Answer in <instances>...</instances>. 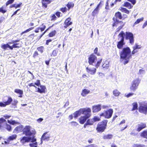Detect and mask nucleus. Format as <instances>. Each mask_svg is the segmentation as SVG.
<instances>
[{
  "label": "nucleus",
  "mask_w": 147,
  "mask_h": 147,
  "mask_svg": "<svg viewBox=\"0 0 147 147\" xmlns=\"http://www.w3.org/2000/svg\"><path fill=\"white\" fill-rule=\"evenodd\" d=\"M91 112V109L88 108L87 109V110L83 114L84 115L83 116H81L79 119L80 122L81 124H84L87 119L90 117Z\"/></svg>",
  "instance_id": "nucleus-3"
},
{
  "label": "nucleus",
  "mask_w": 147,
  "mask_h": 147,
  "mask_svg": "<svg viewBox=\"0 0 147 147\" xmlns=\"http://www.w3.org/2000/svg\"><path fill=\"white\" fill-rule=\"evenodd\" d=\"M22 3H20L19 4L16 5L15 4H13L10 6V8L12 7H15L16 9L18 7H20L22 5Z\"/></svg>",
  "instance_id": "nucleus-32"
},
{
  "label": "nucleus",
  "mask_w": 147,
  "mask_h": 147,
  "mask_svg": "<svg viewBox=\"0 0 147 147\" xmlns=\"http://www.w3.org/2000/svg\"><path fill=\"white\" fill-rule=\"evenodd\" d=\"M40 87L42 92H45V89H46L45 86H40Z\"/></svg>",
  "instance_id": "nucleus-48"
},
{
  "label": "nucleus",
  "mask_w": 147,
  "mask_h": 147,
  "mask_svg": "<svg viewBox=\"0 0 147 147\" xmlns=\"http://www.w3.org/2000/svg\"><path fill=\"white\" fill-rule=\"evenodd\" d=\"M120 93L117 90H115L113 91V94L116 96H118Z\"/></svg>",
  "instance_id": "nucleus-40"
},
{
  "label": "nucleus",
  "mask_w": 147,
  "mask_h": 147,
  "mask_svg": "<svg viewBox=\"0 0 147 147\" xmlns=\"http://www.w3.org/2000/svg\"><path fill=\"white\" fill-rule=\"evenodd\" d=\"M92 119H93L94 122L96 121H99L100 120V118L99 117L96 116L94 117V118Z\"/></svg>",
  "instance_id": "nucleus-49"
},
{
  "label": "nucleus",
  "mask_w": 147,
  "mask_h": 147,
  "mask_svg": "<svg viewBox=\"0 0 147 147\" xmlns=\"http://www.w3.org/2000/svg\"><path fill=\"white\" fill-rule=\"evenodd\" d=\"M18 102L17 100L16 99H14L12 103V105L14 106H16Z\"/></svg>",
  "instance_id": "nucleus-53"
},
{
  "label": "nucleus",
  "mask_w": 147,
  "mask_h": 147,
  "mask_svg": "<svg viewBox=\"0 0 147 147\" xmlns=\"http://www.w3.org/2000/svg\"><path fill=\"white\" fill-rule=\"evenodd\" d=\"M74 4L72 2H69L67 5V6L68 8L69 9L71 8H72L74 6Z\"/></svg>",
  "instance_id": "nucleus-34"
},
{
  "label": "nucleus",
  "mask_w": 147,
  "mask_h": 147,
  "mask_svg": "<svg viewBox=\"0 0 147 147\" xmlns=\"http://www.w3.org/2000/svg\"><path fill=\"white\" fill-rule=\"evenodd\" d=\"M19 44L18 43L14 44H13L11 47L12 48V49L13 48H18L20 47V46H18V45Z\"/></svg>",
  "instance_id": "nucleus-45"
},
{
  "label": "nucleus",
  "mask_w": 147,
  "mask_h": 147,
  "mask_svg": "<svg viewBox=\"0 0 147 147\" xmlns=\"http://www.w3.org/2000/svg\"><path fill=\"white\" fill-rule=\"evenodd\" d=\"M87 110L86 109H80L74 112L73 114V117L76 118L78 116H80L82 114H83Z\"/></svg>",
  "instance_id": "nucleus-11"
},
{
  "label": "nucleus",
  "mask_w": 147,
  "mask_h": 147,
  "mask_svg": "<svg viewBox=\"0 0 147 147\" xmlns=\"http://www.w3.org/2000/svg\"><path fill=\"white\" fill-rule=\"evenodd\" d=\"M37 49L41 53H42L43 52V51L44 49V48L43 46H40L38 47L37 48Z\"/></svg>",
  "instance_id": "nucleus-41"
},
{
  "label": "nucleus",
  "mask_w": 147,
  "mask_h": 147,
  "mask_svg": "<svg viewBox=\"0 0 147 147\" xmlns=\"http://www.w3.org/2000/svg\"><path fill=\"white\" fill-rule=\"evenodd\" d=\"M123 6L127 7L129 9H131L133 6L130 3L128 2H125Z\"/></svg>",
  "instance_id": "nucleus-25"
},
{
  "label": "nucleus",
  "mask_w": 147,
  "mask_h": 147,
  "mask_svg": "<svg viewBox=\"0 0 147 147\" xmlns=\"http://www.w3.org/2000/svg\"><path fill=\"white\" fill-rule=\"evenodd\" d=\"M139 72L141 74H144L145 71L144 70L142 69H140L139 71Z\"/></svg>",
  "instance_id": "nucleus-62"
},
{
  "label": "nucleus",
  "mask_w": 147,
  "mask_h": 147,
  "mask_svg": "<svg viewBox=\"0 0 147 147\" xmlns=\"http://www.w3.org/2000/svg\"><path fill=\"white\" fill-rule=\"evenodd\" d=\"M7 123L6 121L3 118L0 119V129L1 130L4 129V127Z\"/></svg>",
  "instance_id": "nucleus-13"
},
{
  "label": "nucleus",
  "mask_w": 147,
  "mask_h": 147,
  "mask_svg": "<svg viewBox=\"0 0 147 147\" xmlns=\"http://www.w3.org/2000/svg\"><path fill=\"white\" fill-rule=\"evenodd\" d=\"M144 19V18L142 17V18L138 19L136 21L134 24V26L137 24L139 23L141 21H143Z\"/></svg>",
  "instance_id": "nucleus-38"
},
{
  "label": "nucleus",
  "mask_w": 147,
  "mask_h": 147,
  "mask_svg": "<svg viewBox=\"0 0 147 147\" xmlns=\"http://www.w3.org/2000/svg\"><path fill=\"white\" fill-rule=\"evenodd\" d=\"M90 92V90L85 89L83 90L82 92L81 95L83 96H85Z\"/></svg>",
  "instance_id": "nucleus-22"
},
{
  "label": "nucleus",
  "mask_w": 147,
  "mask_h": 147,
  "mask_svg": "<svg viewBox=\"0 0 147 147\" xmlns=\"http://www.w3.org/2000/svg\"><path fill=\"white\" fill-rule=\"evenodd\" d=\"M34 28V27H31V28H29V29L26 30L22 32L21 33V34L22 35L24 33H26V32H29L31 30L33 29Z\"/></svg>",
  "instance_id": "nucleus-42"
},
{
  "label": "nucleus",
  "mask_w": 147,
  "mask_h": 147,
  "mask_svg": "<svg viewBox=\"0 0 147 147\" xmlns=\"http://www.w3.org/2000/svg\"><path fill=\"white\" fill-rule=\"evenodd\" d=\"M109 67V62L107 61H105L102 66L103 69L104 70L107 69Z\"/></svg>",
  "instance_id": "nucleus-21"
},
{
  "label": "nucleus",
  "mask_w": 147,
  "mask_h": 147,
  "mask_svg": "<svg viewBox=\"0 0 147 147\" xmlns=\"http://www.w3.org/2000/svg\"><path fill=\"white\" fill-rule=\"evenodd\" d=\"M14 92L17 93L19 94L20 95H22L23 94L22 90L19 89H16Z\"/></svg>",
  "instance_id": "nucleus-35"
},
{
  "label": "nucleus",
  "mask_w": 147,
  "mask_h": 147,
  "mask_svg": "<svg viewBox=\"0 0 147 147\" xmlns=\"http://www.w3.org/2000/svg\"><path fill=\"white\" fill-rule=\"evenodd\" d=\"M36 140V139L32 137H27L24 136L21 139L20 142L21 143L24 144L26 142H28L30 141L32 142H34Z\"/></svg>",
  "instance_id": "nucleus-8"
},
{
  "label": "nucleus",
  "mask_w": 147,
  "mask_h": 147,
  "mask_svg": "<svg viewBox=\"0 0 147 147\" xmlns=\"http://www.w3.org/2000/svg\"><path fill=\"white\" fill-rule=\"evenodd\" d=\"M124 24L123 23V24L120 23L119 25L117 24L116 26H117V25H119V27L117 29L116 32H119L120 29L124 26Z\"/></svg>",
  "instance_id": "nucleus-31"
},
{
  "label": "nucleus",
  "mask_w": 147,
  "mask_h": 147,
  "mask_svg": "<svg viewBox=\"0 0 147 147\" xmlns=\"http://www.w3.org/2000/svg\"><path fill=\"white\" fill-rule=\"evenodd\" d=\"M147 25V21L145 22L143 24L142 26V28H144L146 27Z\"/></svg>",
  "instance_id": "nucleus-64"
},
{
  "label": "nucleus",
  "mask_w": 147,
  "mask_h": 147,
  "mask_svg": "<svg viewBox=\"0 0 147 147\" xmlns=\"http://www.w3.org/2000/svg\"><path fill=\"white\" fill-rule=\"evenodd\" d=\"M71 20V18L70 17L67 18L65 21L64 24L65 25H67V26H69L72 24V22H70Z\"/></svg>",
  "instance_id": "nucleus-26"
},
{
  "label": "nucleus",
  "mask_w": 147,
  "mask_h": 147,
  "mask_svg": "<svg viewBox=\"0 0 147 147\" xmlns=\"http://www.w3.org/2000/svg\"><path fill=\"white\" fill-rule=\"evenodd\" d=\"M113 137L112 134H109L107 135H105L103 136V138L104 139H111Z\"/></svg>",
  "instance_id": "nucleus-29"
},
{
  "label": "nucleus",
  "mask_w": 147,
  "mask_h": 147,
  "mask_svg": "<svg viewBox=\"0 0 147 147\" xmlns=\"http://www.w3.org/2000/svg\"><path fill=\"white\" fill-rule=\"evenodd\" d=\"M119 54L120 60L121 61H123V64L125 65L132 58L131 50L129 47L123 49L119 52Z\"/></svg>",
  "instance_id": "nucleus-1"
},
{
  "label": "nucleus",
  "mask_w": 147,
  "mask_h": 147,
  "mask_svg": "<svg viewBox=\"0 0 147 147\" xmlns=\"http://www.w3.org/2000/svg\"><path fill=\"white\" fill-rule=\"evenodd\" d=\"M141 48L140 46L136 44L135 46H134L133 47V49H140Z\"/></svg>",
  "instance_id": "nucleus-50"
},
{
  "label": "nucleus",
  "mask_w": 147,
  "mask_h": 147,
  "mask_svg": "<svg viewBox=\"0 0 147 147\" xmlns=\"http://www.w3.org/2000/svg\"><path fill=\"white\" fill-rule=\"evenodd\" d=\"M17 136L16 134L12 135L9 137L7 139V141L9 143L10 141L16 139L17 138Z\"/></svg>",
  "instance_id": "nucleus-23"
},
{
  "label": "nucleus",
  "mask_w": 147,
  "mask_h": 147,
  "mask_svg": "<svg viewBox=\"0 0 147 147\" xmlns=\"http://www.w3.org/2000/svg\"><path fill=\"white\" fill-rule=\"evenodd\" d=\"M100 124L98 125L96 128L98 132H103L107 126V122L106 121H102Z\"/></svg>",
  "instance_id": "nucleus-9"
},
{
  "label": "nucleus",
  "mask_w": 147,
  "mask_h": 147,
  "mask_svg": "<svg viewBox=\"0 0 147 147\" xmlns=\"http://www.w3.org/2000/svg\"><path fill=\"white\" fill-rule=\"evenodd\" d=\"M42 5L45 8L47 7V4H50L51 2L49 0H42Z\"/></svg>",
  "instance_id": "nucleus-24"
},
{
  "label": "nucleus",
  "mask_w": 147,
  "mask_h": 147,
  "mask_svg": "<svg viewBox=\"0 0 147 147\" xmlns=\"http://www.w3.org/2000/svg\"><path fill=\"white\" fill-rule=\"evenodd\" d=\"M137 131L138 132H139L142 129L146 127V125L145 123H141L138 124L137 125Z\"/></svg>",
  "instance_id": "nucleus-16"
},
{
  "label": "nucleus",
  "mask_w": 147,
  "mask_h": 147,
  "mask_svg": "<svg viewBox=\"0 0 147 147\" xmlns=\"http://www.w3.org/2000/svg\"><path fill=\"white\" fill-rule=\"evenodd\" d=\"M6 129L8 131H10L11 130V126L8 124H7L5 125V126L4 127V129Z\"/></svg>",
  "instance_id": "nucleus-39"
},
{
  "label": "nucleus",
  "mask_w": 147,
  "mask_h": 147,
  "mask_svg": "<svg viewBox=\"0 0 147 147\" xmlns=\"http://www.w3.org/2000/svg\"><path fill=\"white\" fill-rule=\"evenodd\" d=\"M102 59H100L99 61H98L97 62L96 64L95 65V67L96 68H98V67L99 66L100 64V63H101V62L102 61Z\"/></svg>",
  "instance_id": "nucleus-44"
},
{
  "label": "nucleus",
  "mask_w": 147,
  "mask_h": 147,
  "mask_svg": "<svg viewBox=\"0 0 147 147\" xmlns=\"http://www.w3.org/2000/svg\"><path fill=\"white\" fill-rule=\"evenodd\" d=\"M1 47L4 50H6L7 48H9L11 50H12V48L8 43L6 44H4L1 46Z\"/></svg>",
  "instance_id": "nucleus-27"
},
{
  "label": "nucleus",
  "mask_w": 147,
  "mask_h": 147,
  "mask_svg": "<svg viewBox=\"0 0 147 147\" xmlns=\"http://www.w3.org/2000/svg\"><path fill=\"white\" fill-rule=\"evenodd\" d=\"M127 0L128 1H129L130 2H131L132 3V4L133 5H135L136 2V0Z\"/></svg>",
  "instance_id": "nucleus-57"
},
{
  "label": "nucleus",
  "mask_w": 147,
  "mask_h": 147,
  "mask_svg": "<svg viewBox=\"0 0 147 147\" xmlns=\"http://www.w3.org/2000/svg\"><path fill=\"white\" fill-rule=\"evenodd\" d=\"M93 119H88L86 121V123L88 125H92L94 123Z\"/></svg>",
  "instance_id": "nucleus-33"
},
{
  "label": "nucleus",
  "mask_w": 147,
  "mask_h": 147,
  "mask_svg": "<svg viewBox=\"0 0 147 147\" xmlns=\"http://www.w3.org/2000/svg\"><path fill=\"white\" fill-rule=\"evenodd\" d=\"M124 36H125L126 40H129V42L131 45L133 44L134 42V39L133 34L130 32H126L124 33Z\"/></svg>",
  "instance_id": "nucleus-7"
},
{
  "label": "nucleus",
  "mask_w": 147,
  "mask_h": 147,
  "mask_svg": "<svg viewBox=\"0 0 147 147\" xmlns=\"http://www.w3.org/2000/svg\"><path fill=\"white\" fill-rule=\"evenodd\" d=\"M8 122L9 124H12V125H14V124L17 123V122L15 121H12V120L10 121L9 120H8Z\"/></svg>",
  "instance_id": "nucleus-47"
},
{
  "label": "nucleus",
  "mask_w": 147,
  "mask_h": 147,
  "mask_svg": "<svg viewBox=\"0 0 147 147\" xmlns=\"http://www.w3.org/2000/svg\"><path fill=\"white\" fill-rule=\"evenodd\" d=\"M99 9L97 8H95L92 13V16L95 17L98 13L99 11Z\"/></svg>",
  "instance_id": "nucleus-28"
},
{
  "label": "nucleus",
  "mask_w": 147,
  "mask_h": 147,
  "mask_svg": "<svg viewBox=\"0 0 147 147\" xmlns=\"http://www.w3.org/2000/svg\"><path fill=\"white\" fill-rule=\"evenodd\" d=\"M42 27L40 28V29L41 30V31L42 32L44 31L46 28L45 26L43 25V24H42Z\"/></svg>",
  "instance_id": "nucleus-58"
},
{
  "label": "nucleus",
  "mask_w": 147,
  "mask_h": 147,
  "mask_svg": "<svg viewBox=\"0 0 147 147\" xmlns=\"http://www.w3.org/2000/svg\"><path fill=\"white\" fill-rule=\"evenodd\" d=\"M144 146L140 144H135L134 145V147H144Z\"/></svg>",
  "instance_id": "nucleus-55"
},
{
  "label": "nucleus",
  "mask_w": 147,
  "mask_h": 147,
  "mask_svg": "<svg viewBox=\"0 0 147 147\" xmlns=\"http://www.w3.org/2000/svg\"><path fill=\"white\" fill-rule=\"evenodd\" d=\"M0 12H1L3 13H5L6 12V11L3 9V7H2L0 8Z\"/></svg>",
  "instance_id": "nucleus-60"
},
{
  "label": "nucleus",
  "mask_w": 147,
  "mask_h": 147,
  "mask_svg": "<svg viewBox=\"0 0 147 147\" xmlns=\"http://www.w3.org/2000/svg\"><path fill=\"white\" fill-rule=\"evenodd\" d=\"M14 0H8L6 3V6H7L9 4H11L13 3L14 1Z\"/></svg>",
  "instance_id": "nucleus-46"
},
{
  "label": "nucleus",
  "mask_w": 147,
  "mask_h": 147,
  "mask_svg": "<svg viewBox=\"0 0 147 147\" xmlns=\"http://www.w3.org/2000/svg\"><path fill=\"white\" fill-rule=\"evenodd\" d=\"M23 134L26 136L34 138V136L36 131L34 129L31 128L30 126H26L23 129Z\"/></svg>",
  "instance_id": "nucleus-2"
},
{
  "label": "nucleus",
  "mask_w": 147,
  "mask_h": 147,
  "mask_svg": "<svg viewBox=\"0 0 147 147\" xmlns=\"http://www.w3.org/2000/svg\"><path fill=\"white\" fill-rule=\"evenodd\" d=\"M133 94V93H130L127 95H125V96L127 97H129L131 96H132Z\"/></svg>",
  "instance_id": "nucleus-63"
},
{
  "label": "nucleus",
  "mask_w": 147,
  "mask_h": 147,
  "mask_svg": "<svg viewBox=\"0 0 147 147\" xmlns=\"http://www.w3.org/2000/svg\"><path fill=\"white\" fill-rule=\"evenodd\" d=\"M56 34V31L55 30H54L50 33L49 34V36L50 37H52L54 36L55 34Z\"/></svg>",
  "instance_id": "nucleus-43"
},
{
  "label": "nucleus",
  "mask_w": 147,
  "mask_h": 147,
  "mask_svg": "<svg viewBox=\"0 0 147 147\" xmlns=\"http://www.w3.org/2000/svg\"><path fill=\"white\" fill-rule=\"evenodd\" d=\"M97 59L96 56L93 54L91 55L88 58V63L90 65H92L94 61Z\"/></svg>",
  "instance_id": "nucleus-15"
},
{
  "label": "nucleus",
  "mask_w": 147,
  "mask_h": 147,
  "mask_svg": "<svg viewBox=\"0 0 147 147\" xmlns=\"http://www.w3.org/2000/svg\"><path fill=\"white\" fill-rule=\"evenodd\" d=\"M67 10V8L66 7L62 8L61 9V11L63 12L64 13Z\"/></svg>",
  "instance_id": "nucleus-56"
},
{
  "label": "nucleus",
  "mask_w": 147,
  "mask_h": 147,
  "mask_svg": "<svg viewBox=\"0 0 147 147\" xmlns=\"http://www.w3.org/2000/svg\"><path fill=\"white\" fill-rule=\"evenodd\" d=\"M30 145L31 147H37V142L30 144Z\"/></svg>",
  "instance_id": "nucleus-52"
},
{
  "label": "nucleus",
  "mask_w": 147,
  "mask_h": 147,
  "mask_svg": "<svg viewBox=\"0 0 147 147\" xmlns=\"http://www.w3.org/2000/svg\"><path fill=\"white\" fill-rule=\"evenodd\" d=\"M115 16L116 18H113V19L114 22L113 24V27L116 26L117 24L119 25L120 23L123 24V22L121 21H119V20L117 19L118 18L120 20L122 19V17L121 13L119 12H116L115 14Z\"/></svg>",
  "instance_id": "nucleus-5"
},
{
  "label": "nucleus",
  "mask_w": 147,
  "mask_h": 147,
  "mask_svg": "<svg viewBox=\"0 0 147 147\" xmlns=\"http://www.w3.org/2000/svg\"><path fill=\"white\" fill-rule=\"evenodd\" d=\"M101 105H98L94 106L92 107V111L95 113L100 111L101 109Z\"/></svg>",
  "instance_id": "nucleus-17"
},
{
  "label": "nucleus",
  "mask_w": 147,
  "mask_h": 147,
  "mask_svg": "<svg viewBox=\"0 0 147 147\" xmlns=\"http://www.w3.org/2000/svg\"><path fill=\"white\" fill-rule=\"evenodd\" d=\"M34 85H36L37 86H39L40 85V81L39 80H37L36 81V82H35L34 84Z\"/></svg>",
  "instance_id": "nucleus-54"
},
{
  "label": "nucleus",
  "mask_w": 147,
  "mask_h": 147,
  "mask_svg": "<svg viewBox=\"0 0 147 147\" xmlns=\"http://www.w3.org/2000/svg\"><path fill=\"white\" fill-rule=\"evenodd\" d=\"M133 108L132 109V111H134L137 109H138V104L136 102H134L132 104Z\"/></svg>",
  "instance_id": "nucleus-37"
},
{
  "label": "nucleus",
  "mask_w": 147,
  "mask_h": 147,
  "mask_svg": "<svg viewBox=\"0 0 147 147\" xmlns=\"http://www.w3.org/2000/svg\"><path fill=\"white\" fill-rule=\"evenodd\" d=\"M139 111L144 114L147 113V105L146 104H141L139 107Z\"/></svg>",
  "instance_id": "nucleus-10"
},
{
  "label": "nucleus",
  "mask_w": 147,
  "mask_h": 147,
  "mask_svg": "<svg viewBox=\"0 0 147 147\" xmlns=\"http://www.w3.org/2000/svg\"><path fill=\"white\" fill-rule=\"evenodd\" d=\"M87 147H97V146L94 144H91L87 146Z\"/></svg>",
  "instance_id": "nucleus-61"
},
{
  "label": "nucleus",
  "mask_w": 147,
  "mask_h": 147,
  "mask_svg": "<svg viewBox=\"0 0 147 147\" xmlns=\"http://www.w3.org/2000/svg\"><path fill=\"white\" fill-rule=\"evenodd\" d=\"M113 111L112 109H110L105 112V117L107 119L110 118L112 116Z\"/></svg>",
  "instance_id": "nucleus-14"
},
{
  "label": "nucleus",
  "mask_w": 147,
  "mask_h": 147,
  "mask_svg": "<svg viewBox=\"0 0 147 147\" xmlns=\"http://www.w3.org/2000/svg\"><path fill=\"white\" fill-rule=\"evenodd\" d=\"M141 136L145 138H147V130L143 131L141 134Z\"/></svg>",
  "instance_id": "nucleus-30"
},
{
  "label": "nucleus",
  "mask_w": 147,
  "mask_h": 147,
  "mask_svg": "<svg viewBox=\"0 0 147 147\" xmlns=\"http://www.w3.org/2000/svg\"><path fill=\"white\" fill-rule=\"evenodd\" d=\"M121 10L122 12H124L127 14H128L129 13V11L126 8H125L121 7Z\"/></svg>",
  "instance_id": "nucleus-36"
},
{
  "label": "nucleus",
  "mask_w": 147,
  "mask_h": 147,
  "mask_svg": "<svg viewBox=\"0 0 147 147\" xmlns=\"http://www.w3.org/2000/svg\"><path fill=\"white\" fill-rule=\"evenodd\" d=\"M71 125L73 126H76L78 125V123L76 122L72 121L71 122Z\"/></svg>",
  "instance_id": "nucleus-51"
},
{
  "label": "nucleus",
  "mask_w": 147,
  "mask_h": 147,
  "mask_svg": "<svg viewBox=\"0 0 147 147\" xmlns=\"http://www.w3.org/2000/svg\"><path fill=\"white\" fill-rule=\"evenodd\" d=\"M108 1L107 0L106 4V6L105 8L107 9H109V3L108 2Z\"/></svg>",
  "instance_id": "nucleus-59"
},
{
  "label": "nucleus",
  "mask_w": 147,
  "mask_h": 147,
  "mask_svg": "<svg viewBox=\"0 0 147 147\" xmlns=\"http://www.w3.org/2000/svg\"><path fill=\"white\" fill-rule=\"evenodd\" d=\"M140 83V81L138 78L134 80L131 84V86L130 89L131 91H135L137 88L138 87Z\"/></svg>",
  "instance_id": "nucleus-6"
},
{
  "label": "nucleus",
  "mask_w": 147,
  "mask_h": 147,
  "mask_svg": "<svg viewBox=\"0 0 147 147\" xmlns=\"http://www.w3.org/2000/svg\"><path fill=\"white\" fill-rule=\"evenodd\" d=\"M124 32L123 31H121L119 34L118 36L119 38H121L120 40L117 42V47L119 49H121L123 47V46L125 45V43L124 42Z\"/></svg>",
  "instance_id": "nucleus-4"
},
{
  "label": "nucleus",
  "mask_w": 147,
  "mask_h": 147,
  "mask_svg": "<svg viewBox=\"0 0 147 147\" xmlns=\"http://www.w3.org/2000/svg\"><path fill=\"white\" fill-rule=\"evenodd\" d=\"M86 69L88 73L92 75H94L96 71V69L94 68H89L88 67H87Z\"/></svg>",
  "instance_id": "nucleus-19"
},
{
  "label": "nucleus",
  "mask_w": 147,
  "mask_h": 147,
  "mask_svg": "<svg viewBox=\"0 0 147 147\" xmlns=\"http://www.w3.org/2000/svg\"><path fill=\"white\" fill-rule=\"evenodd\" d=\"M13 101L12 98L10 97H8V99L7 101L4 102V103L0 102V106L2 107H5L6 105H9Z\"/></svg>",
  "instance_id": "nucleus-12"
},
{
  "label": "nucleus",
  "mask_w": 147,
  "mask_h": 147,
  "mask_svg": "<svg viewBox=\"0 0 147 147\" xmlns=\"http://www.w3.org/2000/svg\"><path fill=\"white\" fill-rule=\"evenodd\" d=\"M50 138V136L47 134V132H45L44 134L41 139V144L42 143V140L48 141Z\"/></svg>",
  "instance_id": "nucleus-18"
},
{
  "label": "nucleus",
  "mask_w": 147,
  "mask_h": 147,
  "mask_svg": "<svg viewBox=\"0 0 147 147\" xmlns=\"http://www.w3.org/2000/svg\"><path fill=\"white\" fill-rule=\"evenodd\" d=\"M23 129L22 126H19L16 127L14 129V132L16 133H18L23 131Z\"/></svg>",
  "instance_id": "nucleus-20"
}]
</instances>
